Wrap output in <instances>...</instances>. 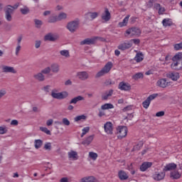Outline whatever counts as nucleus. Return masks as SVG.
Masks as SVG:
<instances>
[{
  "mask_svg": "<svg viewBox=\"0 0 182 182\" xmlns=\"http://www.w3.org/2000/svg\"><path fill=\"white\" fill-rule=\"evenodd\" d=\"M19 7V3H16L13 6L11 5H8L5 9V18L8 22H11L12 21V14H14V11L15 9H18Z\"/></svg>",
  "mask_w": 182,
  "mask_h": 182,
  "instance_id": "obj_1",
  "label": "nucleus"
},
{
  "mask_svg": "<svg viewBox=\"0 0 182 182\" xmlns=\"http://www.w3.org/2000/svg\"><path fill=\"white\" fill-rule=\"evenodd\" d=\"M112 68H113V64L112 63V62H108L104 66V68L96 74L95 77L99 78V77H102V76H105L106 73H109L110 72V70H112Z\"/></svg>",
  "mask_w": 182,
  "mask_h": 182,
  "instance_id": "obj_2",
  "label": "nucleus"
},
{
  "mask_svg": "<svg viewBox=\"0 0 182 182\" xmlns=\"http://www.w3.org/2000/svg\"><path fill=\"white\" fill-rule=\"evenodd\" d=\"M80 22L79 20H74L68 23L66 28L71 33H75L79 29Z\"/></svg>",
  "mask_w": 182,
  "mask_h": 182,
  "instance_id": "obj_3",
  "label": "nucleus"
},
{
  "mask_svg": "<svg viewBox=\"0 0 182 182\" xmlns=\"http://www.w3.org/2000/svg\"><path fill=\"white\" fill-rule=\"evenodd\" d=\"M128 132L129 129H127V127L119 126L117 128V134H118L117 138L122 140V139H124V137H126L127 136Z\"/></svg>",
  "mask_w": 182,
  "mask_h": 182,
  "instance_id": "obj_4",
  "label": "nucleus"
},
{
  "mask_svg": "<svg viewBox=\"0 0 182 182\" xmlns=\"http://www.w3.org/2000/svg\"><path fill=\"white\" fill-rule=\"evenodd\" d=\"M141 34V30L136 27L128 28L125 32V36H129V35H131V36H140Z\"/></svg>",
  "mask_w": 182,
  "mask_h": 182,
  "instance_id": "obj_5",
  "label": "nucleus"
},
{
  "mask_svg": "<svg viewBox=\"0 0 182 182\" xmlns=\"http://www.w3.org/2000/svg\"><path fill=\"white\" fill-rule=\"evenodd\" d=\"M51 96L53 97V99H58V100H60L62 99H66V97L69 96V94L66 91L62 92H55L53 91L51 92Z\"/></svg>",
  "mask_w": 182,
  "mask_h": 182,
  "instance_id": "obj_6",
  "label": "nucleus"
},
{
  "mask_svg": "<svg viewBox=\"0 0 182 182\" xmlns=\"http://www.w3.org/2000/svg\"><path fill=\"white\" fill-rule=\"evenodd\" d=\"M119 90H124V92H129L132 90V85L129 82H120L118 85Z\"/></svg>",
  "mask_w": 182,
  "mask_h": 182,
  "instance_id": "obj_7",
  "label": "nucleus"
},
{
  "mask_svg": "<svg viewBox=\"0 0 182 182\" xmlns=\"http://www.w3.org/2000/svg\"><path fill=\"white\" fill-rule=\"evenodd\" d=\"M132 46H133V43H132L130 41H127L120 43L117 48L119 50H127V49H130Z\"/></svg>",
  "mask_w": 182,
  "mask_h": 182,
  "instance_id": "obj_8",
  "label": "nucleus"
},
{
  "mask_svg": "<svg viewBox=\"0 0 182 182\" xmlns=\"http://www.w3.org/2000/svg\"><path fill=\"white\" fill-rule=\"evenodd\" d=\"M97 38L99 37H94V38H85V40L82 41L80 42V45L83 46V45H95V43H96V40L97 39Z\"/></svg>",
  "mask_w": 182,
  "mask_h": 182,
  "instance_id": "obj_9",
  "label": "nucleus"
},
{
  "mask_svg": "<svg viewBox=\"0 0 182 182\" xmlns=\"http://www.w3.org/2000/svg\"><path fill=\"white\" fill-rule=\"evenodd\" d=\"M104 129L105 133L107 134H113V124H112V122H107L105 124Z\"/></svg>",
  "mask_w": 182,
  "mask_h": 182,
  "instance_id": "obj_10",
  "label": "nucleus"
},
{
  "mask_svg": "<svg viewBox=\"0 0 182 182\" xmlns=\"http://www.w3.org/2000/svg\"><path fill=\"white\" fill-rule=\"evenodd\" d=\"M101 18L102 21L105 22H109L112 18V15L110 14V11H109V9L106 8L105 9V12L102 14Z\"/></svg>",
  "mask_w": 182,
  "mask_h": 182,
  "instance_id": "obj_11",
  "label": "nucleus"
},
{
  "mask_svg": "<svg viewBox=\"0 0 182 182\" xmlns=\"http://www.w3.org/2000/svg\"><path fill=\"white\" fill-rule=\"evenodd\" d=\"M1 70L3 73H16V70L14 67L8 66V65H2Z\"/></svg>",
  "mask_w": 182,
  "mask_h": 182,
  "instance_id": "obj_12",
  "label": "nucleus"
},
{
  "mask_svg": "<svg viewBox=\"0 0 182 182\" xmlns=\"http://www.w3.org/2000/svg\"><path fill=\"white\" fill-rule=\"evenodd\" d=\"M171 69L173 70H182V60L171 64Z\"/></svg>",
  "mask_w": 182,
  "mask_h": 182,
  "instance_id": "obj_13",
  "label": "nucleus"
},
{
  "mask_svg": "<svg viewBox=\"0 0 182 182\" xmlns=\"http://www.w3.org/2000/svg\"><path fill=\"white\" fill-rule=\"evenodd\" d=\"M85 19L90 20V21H93L94 19H96L97 16H99V13L97 12H87L85 15Z\"/></svg>",
  "mask_w": 182,
  "mask_h": 182,
  "instance_id": "obj_14",
  "label": "nucleus"
},
{
  "mask_svg": "<svg viewBox=\"0 0 182 182\" xmlns=\"http://www.w3.org/2000/svg\"><path fill=\"white\" fill-rule=\"evenodd\" d=\"M77 76L80 80H87L89 79V73L86 71L77 73Z\"/></svg>",
  "mask_w": 182,
  "mask_h": 182,
  "instance_id": "obj_15",
  "label": "nucleus"
},
{
  "mask_svg": "<svg viewBox=\"0 0 182 182\" xmlns=\"http://www.w3.org/2000/svg\"><path fill=\"white\" fill-rule=\"evenodd\" d=\"M167 77H168V79H171V80L176 81L178 80V79H180V74L176 72H169L167 74Z\"/></svg>",
  "mask_w": 182,
  "mask_h": 182,
  "instance_id": "obj_16",
  "label": "nucleus"
},
{
  "mask_svg": "<svg viewBox=\"0 0 182 182\" xmlns=\"http://www.w3.org/2000/svg\"><path fill=\"white\" fill-rule=\"evenodd\" d=\"M176 168H177V164L171 163L164 166L163 171L166 173V171H171L172 170H176Z\"/></svg>",
  "mask_w": 182,
  "mask_h": 182,
  "instance_id": "obj_17",
  "label": "nucleus"
},
{
  "mask_svg": "<svg viewBox=\"0 0 182 182\" xmlns=\"http://www.w3.org/2000/svg\"><path fill=\"white\" fill-rule=\"evenodd\" d=\"M153 166V163L151 162H144L139 167L140 171H146L148 168H150Z\"/></svg>",
  "mask_w": 182,
  "mask_h": 182,
  "instance_id": "obj_18",
  "label": "nucleus"
},
{
  "mask_svg": "<svg viewBox=\"0 0 182 182\" xmlns=\"http://www.w3.org/2000/svg\"><path fill=\"white\" fill-rule=\"evenodd\" d=\"M166 177V172H161L157 173L156 172L155 174L153 176V178L156 180V181H160L163 180Z\"/></svg>",
  "mask_w": 182,
  "mask_h": 182,
  "instance_id": "obj_19",
  "label": "nucleus"
},
{
  "mask_svg": "<svg viewBox=\"0 0 182 182\" xmlns=\"http://www.w3.org/2000/svg\"><path fill=\"white\" fill-rule=\"evenodd\" d=\"M118 177L121 181H124L129 178V175L126 171L121 170L118 172Z\"/></svg>",
  "mask_w": 182,
  "mask_h": 182,
  "instance_id": "obj_20",
  "label": "nucleus"
},
{
  "mask_svg": "<svg viewBox=\"0 0 182 182\" xmlns=\"http://www.w3.org/2000/svg\"><path fill=\"white\" fill-rule=\"evenodd\" d=\"M93 139H95V135L89 136L81 142V144L83 146H89V144L93 141Z\"/></svg>",
  "mask_w": 182,
  "mask_h": 182,
  "instance_id": "obj_21",
  "label": "nucleus"
},
{
  "mask_svg": "<svg viewBox=\"0 0 182 182\" xmlns=\"http://www.w3.org/2000/svg\"><path fill=\"white\" fill-rule=\"evenodd\" d=\"M81 182H99L95 176H86L81 178Z\"/></svg>",
  "mask_w": 182,
  "mask_h": 182,
  "instance_id": "obj_22",
  "label": "nucleus"
},
{
  "mask_svg": "<svg viewBox=\"0 0 182 182\" xmlns=\"http://www.w3.org/2000/svg\"><path fill=\"white\" fill-rule=\"evenodd\" d=\"M50 69L53 73H59V70H60V66H59V64L58 63H53Z\"/></svg>",
  "mask_w": 182,
  "mask_h": 182,
  "instance_id": "obj_23",
  "label": "nucleus"
},
{
  "mask_svg": "<svg viewBox=\"0 0 182 182\" xmlns=\"http://www.w3.org/2000/svg\"><path fill=\"white\" fill-rule=\"evenodd\" d=\"M168 85V82H167V80H166V78H162L157 81V85L159 86V87H167Z\"/></svg>",
  "mask_w": 182,
  "mask_h": 182,
  "instance_id": "obj_24",
  "label": "nucleus"
},
{
  "mask_svg": "<svg viewBox=\"0 0 182 182\" xmlns=\"http://www.w3.org/2000/svg\"><path fill=\"white\" fill-rule=\"evenodd\" d=\"M82 100H85V97L81 95H78L77 97H75L70 101V105H76L77 102H81Z\"/></svg>",
  "mask_w": 182,
  "mask_h": 182,
  "instance_id": "obj_25",
  "label": "nucleus"
},
{
  "mask_svg": "<svg viewBox=\"0 0 182 182\" xmlns=\"http://www.w3.org/2000/svg\"><path fill=\"white\" fill-rule=\"evenodd\" d=\"M58 39V36H53L52 33H48L44 37L45 41H50V42H55Z\"/></svg>",
  "mask_w": 182,
  "mask_h": 182,
  "instance_id": "obj_26",
  "label": "nucleus"
},
{
  "mask_svg": "<svg viewBox=\"0 0 182 182\" xmlns=\"http://www.w3.org/2000/svg\"><path fill=\"white\" fill-rule=\"evenodd\" d=\"M170 177L173 178V180H178V178L181 177V174H180L178 171H173L171 172Z\"/></svg>",
  "mask_w": 182,
  "mask_h": 182,
  "instance_id": "obj_27",
  "label": "nucleus"
},
{
  "mask_svg": "<svg viewBox=\"0 0 182 182\" xmlns=\"http://www.w3.org/2000/svg\"><path fill=\"white\" fill-rule=\"evenodd\" d=\"M33 77L36 80H38V82H43L45 80V75H43L42 72L34 75Z\"/></svg>",
  "mask_w": 182,
  "mask_h": 182,
  "instance_id": "obj_28",
  "label": "nucleus"
},
{
  "mask_svg": "<svg viewBox=\"0 0 182 182\" xmlns=\"http://www.w3.org/2000/svg\"><path fill=\"white\" fill-rule=\"evenodd\" d=\"M113 95V90H109L105 92L104 95H102V100H107L110 96Z\"/></svg>",
  "mask_w": 182,
  "mask_h": 182,
  "instance_id": "obj_29",
  "label": "nucleus"
},
{
  "mask_svg": "<svg viewBox=\"0 0 182 182\" xmlns=\"http://www.w3.org/2000/svg\"><path fill=\"white\" fill-rule=\"evenodd\" d=\"M129 18H130V16H127L122 22L118 23L119 28H123V26H127V23H129Z\"/></svg>",
  "mask_w": 182,
  "mask_h": 182,
  "instance_id": "obj_30",
  "label": "nucleus"
},
{
  "mask_svg": "<svg viewBox=\"0 0 182 182\" xmlns=\"http://www.w3.org/2000/svg\"><path fill=\"white\" fill-rule=\"evenodd\" d=\"M173 63H175V62H179L182 60V53H176L173 58H172Z\"/></svg>",
  "mask_w": 182,
  "mask_h": 182,
  "instance_id": "obj_31",
  "label": "nucleus"
},
{
  "mask_svg": "<svg viewBox=\"0 0 182 182\" xmlns=\"http://www.w3.org/2000/svg\"><path fill=\"white\" fill-rule=\"evenodd\" d=\"M143 53H137L136 56L134 58V60H136V62H137V63H140V62H141V60H143Z\"/></svg>",
  "mask_w": 182,
  "mask_h": 182,
  "instance_id": "obj_32",
  "label": "nucleus"
},
{
  "mask_svg": "<svg viewBox=\"0 0 182 182\" xmlns=\"http://www.w3.org/2000/svg\"><path fill=\"white\" fill-rule=\"evenodd\" d=\"M42 144H43V141L41 139H36L34 141V146L37 150L38 149H41L42 147Z\"/></svg>",
  "mask_w": 182,
  "mask_h": 182,
  "instance_id": "obj_33",
  "label": "nucleus"
},
{
  "mask_svg": "<svg viewBox=\"0 0 182 182\" xmlns=\"http://www.w3.org/2000/svg\"><path fill=\"white\" fill-rule=\"evenodd\" d=\"M144 144V142H143V141H140L136 145L134 146L133 151H139V150H140L141 147H143Z\"/></svg>",
  "mask_w": 182,
  "mask_h": 182,
  "instance_id": "obj_34",
  "label": "nucleus"
},
{
  "mask_svg": "<svg viewBox=\"0 0 182 182\" xmlns=\"http://www.w3.org/2000/svg\"><path fill=\"white\" fill-rule=\"evenodd\" d=\"M114 107L113 104L110 103H106L101 106L102 110H109V109H113Z\"/></svg>",
  "mask_w": 182,
  "mask_h": 182,
  "instance_id": "obj_35",
  "label": "nucleus"
},
{
  "mask_svg": "<svg viewBox=\"0 0 182 182\" xmlns=\"http://www.w3.org/2000/svg\"><path fill=\"white\" fill-rule=\"evenodd\" d=\"M48 23H55V22H59L58 19V16H51L48 18Z\"/></svg>",
  "mask_w": 182,
  "mask_h": 182,
  "instance_id": "obj_36",
  "label": "nucleus"
},
{
  "mask_svg": "<svg viewBox=\"0 0 182 182\" xmlns=\"http://www.w3.org/2000/svg\"><path fill=\"white\" fill-rule=\"evenodd\" d=\"M162 24L165 27L171 26V25H173V22L171 21V20H170V18H164L162 21Z\"/></svg>",
  "mask_w": 182,
  "mask_h": 182,
  "instance_id": "obj_37",
  "label": "nucleus"
},
{
  "mask_svg": "<svg viewBox=\"0 0 182 182\" xmlns=\"http://www.w3.org/2000/svg\"><path fill=\"white\" fill-rule=\"evenodd\" d=\"M57 18L58 19V21H63V19H66L68 18V14L65 12H61L57 16Z\"/></svg>",
  "mask_w": 182,
  "mask_h": 182,
  "instance_id": "obj_38",
  "label": "nucleus"
},
{
  "mask_svg": "<svg viewBox=\"0 0 182 182\" xmlns=\"http://www.w3.org/2000/svg\"><path fill=\"white\" fill-rule=\"evenodd\" d=\"M128 170L129 171H130L132 176H134L136 174V169L133 166V163H131L129 165H128Z\"/></svg>",
  "mask_w": 182,
  "mask_h": 182,
  "instance_id": "obj_39",
  "label": "nucleus"
},
{
  "mask_svg": "<svg viewBox=\"0 0 182 182\" xmlns=\"http://www.w3.org/2000/svg\"><path fill=\"white\" fill-rule=\"evenodd\" d=\"M68 157H69V159H77V152H76L75 151H72L70 152H68Z\"/></svg>",
  "mask_w": 182,
  "mask_h": 182,
  "instance_id": "obj_40",
  "label": "nucleus"
},
{
  "mask_svg": "<svg viewBox=\"0 0 182 182\" xmlns=\"http://www.w3.org/2000/svg\"><path fill=\"white\" fill-rule=\"evenodd\" d=\"M75 122H80V120H86V116L84 114L77 116L74 118Z\"/></svg>",
  "mask_w": 182,
  "mask_h": 182,
  "instance_id": "obj_41",
  "label": "nucleus"
},
{
  "mask_svg": "<svg viewBox=\"0 0 182 182\" xmlns=\"http://www.w3.org/2000/svg\"><path fill=\"white\" fill-rule=\"evenodd\" d=\"M60 53L62 56H65V58H70V55L69 54V50H63L60 51Z\"/></svg>",
  "mask_w": 182,
  "mask_h": 182,
  "instance_id": "obj_42",
  "label": "nucleus"
},
{
  "mask_svg": "<svg viewBox=\"0 0 182 182\" xmlns=\"http://www.w3.org/2000/svg\"><path fill=\"white\" fill-rule=\"evenodd\" d=\"M20 12H21L22 15H28V13L29 12V8L25 6L23 9H20Z\"/></svg>",
  "mask_w": 182,
  "mask_h": 182,
  "instance_id": "obj_43",
  "label": "nucleus"
},
{
  "mask_svg": "<svg viewBox=\"0 0 182 182\" xmlns=\"http://www.w3.org/2000/svg\"><path fill=\"white\" fill-rule=\"evenodd\" d=\"M151 101L146 98L145 101L142 102V106L144 107V109H149V106H150Z\"/></svg>",
  "mask_w": 182,
  "mask_h": 182,
  "instance_id": "obj_44",
  "label": "nucleus"
},
{
  "mask_svg": "<svg viewBox=\"0 0 182 182\" xmlns=\"http://www.w3.org/2000/svg\"><path fill=\"white\" fill-rule=\"evenodd\" d=\"M141 77H143V73H137L132 76V79H134V80H139V79H141Z\"/></svg>",
  "mask_w": 182,
  "mask_h": 182,
  "instance_id": "obj_45",
  "label": "nucleus"
},
{
  "mask_svg": "<svg viewBox=\"0 0 182 182\" xmlns=\"http://www.w3.org/2000/svg\"><path fill=\"white\" fill-rule=\"evenodd\" d=\"M44 149L50 151L52 150V144L50 142H46L44 145Z\"/></svg>",
  "mask_w": 182,
  "mask_h": 182,
  "instance_id": "obj_46",
  "label": "nucleus"
},
{
  "mask_svg": "<svg viewBox=\"0 0 182 182\" xmlns=\"http://www.w3.org/2000/svg\"><path fill=\"white\" fill-rule=\"evenodd\" d=\"M89 130H90V127H84L82 130L81 137H83L87 133H89Z\"/></svg>",
  "mask_w": 182,
  "mask_h": 182,
  "instance_id": "obj_47",
  "label": "nucleus"
},
{
  "mask_svg": "<svg viewBox=\"0 0 182 182\" xmlns=\"http://www.w3.org/2000/svg\"><path fill=\"white\" fill-rule=\"evenodd\" d=\"M40 130L41 132H43V133H46V134H48V136H50L51 134L50 131L46 127H41Z\"/></svg>",
  "mask_w": 182,
  "mask_h": 182,
  "instance_id": "obj_48",
  "label": "nucleus"
},
{
  "mask_svg": "<svg viewBox=\"0 0 182 182\" xmlns=\"http://www.w3.org/2000/svg\"><path fill=\"white\" fill-rule=\"evenodd\" d=\"M174 50H181L182 49V42L176 43L173 46Z\"/></svg>",
  "mask_w": 182,
  "mask_h": 182,
  "instance_id": "obj_49",
  "label": "nucleus"
},
{
  "mask_svg": "<svg viewBox=\"0 0 182 182\" xmlns=\"http://www.w3.org/2000/svg\"><path fill=\"white\" fill-rule=\"evenodd\" d=\"M114 83H115L114 81H112V79L106 80L104 82L105 86H110V85H114Z\"/></svg>",
  "mask_w": 182,
  "mask_h": 182,
  "instance_id": "obj_50",
  "label": "nucleus"
},
{
  "mask_svg": "<svg viewBox=\"0 0 182 182\" xmlns=\"http://www.w3.org/2000/svg\"><path fill=\"white\" fill-rule=\"evenodd\" d=\"M43 75H49L50 73V67H47L41 70Z\"/></svg>",
  "mask_w": 182,
  "mask_h": 182,
  "instance_id": "obj_51",
  "label": "nucleus"
},
{
  "mask_svg": "<svg viewBox=\"0 0 182 182\" xmlns=\"http://www.w3.org/2000/svg\"><path fill=\"white\" fill-rule=\"evenodd\" d=\"M89 157L90 159H92V160H96V159H97V154L91 151L89 153Z\"/></svg>",
  "mask_w": 182,
  "mask_h": 182,
  "instance_id": "obj_52",
  "label": "nucleus"
},
{
  "mask_svg": "<svg viewBox=\"0 0 182 182\" xmlns=\"http://www.w3.org/2000/svg\"><path fill=\"white\" fill-rule=\"evenodd\" d=\"M34 22H35V25H36V28H41V26H42V24H43L42 21L38 20V19H35Z\"/></svg>",
  "mask_w": 182,
  "mask_h": 182,
  "instance_id": "obj_53",
  "label": "nucleus"
},
{
  "mask_svg": "<svg viewBox=\"0 0 182 182\" xmlns=\"http://www.w3.org/2000/svg\"><path fill=\"white\" fill-rule=\"evenodd\" d=\"M157 96H159V94H157V93L152 94V95H149L146 99H148L149 100H150L151 102V100H154V99H156V97H157Z\"/></svg>",
  "mask_w": 182,
  "mask_h": 182,
  "instance_id": "obj_54",
  "label": "nucleus"
},
{
  "mask_svg": "<svg viewBox=\"0 0 182 182\" xmlns=\"http://www.w3.org/2000/svg\"><path fill=\"white\" fill-rule=\"evenodd\" d=\"M63 124H64V126H70V121H69L68 118H63Z\"/></svg>",
  "mask_w": 182,
  "mask_h": 182,
  "instance_id": "obj_55",
  "label": "nucleus"
},
{
  "mask_svg": "<svg viewBox=\"0 0 182 182\" xmlns=\"http://www.w3.org/2000/svg\"><path fill=\"white\" fill-rule=\"evenodd\" d=\"M164 12H166V8L161 6L158 10L159 15H164Z\"/></svg>",
  "mask_w": 182,
  "mask_h": 182,
  "instance_id": "obj_56",
  "label": "nucleus"
},
{
  "mask_svg": "<svg viewBox=\"0 0 182 182\" xmlns=\"http://www.w3.org/2000/svg\"><path fill=\"white\" fill-rule=\"evenodd\" d=\"M6 95V90L5 89L0 90V100Z\"/></svg>",
  "mask_w": 182,
  "mask_h": 182,
  "instance_id": "obj_57",
  "label": "nucleus"
},
{
  "mask_svg": "<svg viewBox=\"0 0 182 182\" xmlns=\"http://www.w3.org/2000/svg\"><path fill=\"white\" fill-rule=\"evenodd\" d=\"M8 129H6V127H0V134H5V133H7Z\"/></svg>",
  "mask_w": 182,
  "mask_h": 182,
  "instance_id": "obj_58",
  "label": "nucleus"
},
{
  "mask_svg": "<svg viewBox=\"0 0 182 182\" xmlns=\"http://www.w3.org/2000/svg\"><path fill=\"white\" fill-rule=\"evenodd\" d=\"M129 42L132 43L133 42L134 45H139L140 43V39L139 38H135V39H132L129 41Z\"/></svg>",
  "mask_w": 182,
  "mask_h": 182,
  "instance_id": "obj_59",
  "label": "nucleus"
},
{
  "mask_svg": "<svg viewBox=\"0 0 182 182\" xmlns=\"http://www.w3.org/2000/svg\"><path fill=\"white\" fill-rule=\"evenodd\" d=\"M132 107H133L132 105H128L123 108L122 112H127L129 110H132Z\"/></svg>",
  "mask_w": 182,
  "mask_h": 182,
  "instance_id": "obj_60",
  "label": "nucleus"
},
{
  "mask_svg": "<svg viewBox=\"0 0 182 182\" xmlns=\"http://www.w3.org/2000/svg\"><path fill=\"white\" fill-rule=\"evenodd\" d=\"M156 117H162V116H164V111H160L156 112Z\"/></svg>",
  "mask_w": 182,
  "mask_h": 182,
  "instance_id": "obj_61",
  "label": "nucleus"
},
{
  "mask_svg": "<svg viewBox=\"0 0 182 182\" xmlns=\"http://www.w3.org/2000/svg\"><path fill=\"white\" fill-rule=\"evenodd\" d=\"M18 124H19V122L16 119H13L11 122V126H18Z\"/></svg>",
  "mask_w": 182,
  "mask_h": 182,
  "instance_id": "obj_62",
  "label": "nucleus"
},
{
  "mask_svg": "<svg viewBox=\"0 0 182 182\" xmlns=\"http://www.w3.org/2000/svg\"><path fill=\"white\" fill-rule=\"evenodd\" d=\"M23 36L20 35L17 38V46H21V42H22Z\"/></svg>",
  "mask_w": 182,
  "mask_h": 182,
  "instance_id": "obj_63",
  "label": "nucleus"
},
{
  "mask_svg": "<svg viewBox=\"0 0 182 182\" xmlns=\"http://www.w3.org/2000/svg\"><path fill=\"white\" fill-rule=\"evenodd\" d=\"M156 1H157V0H149V1L148 3V6L149 8H151L153 6V4H155Z\"/></svg>",
  "mask_w": 182,
  "mask_h": 182,
  "instance_id": "obj_64",
  "label": "nucleus"
}]
</instances>
